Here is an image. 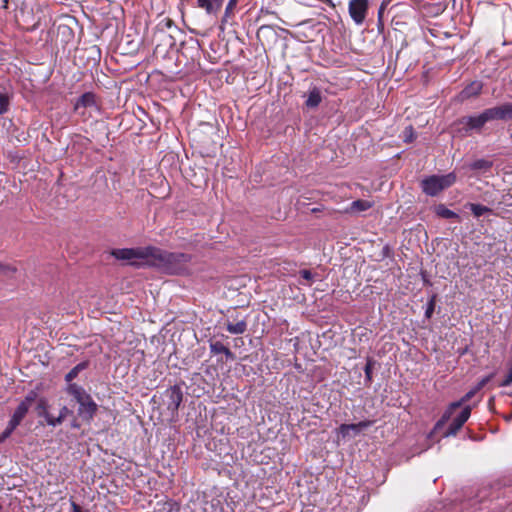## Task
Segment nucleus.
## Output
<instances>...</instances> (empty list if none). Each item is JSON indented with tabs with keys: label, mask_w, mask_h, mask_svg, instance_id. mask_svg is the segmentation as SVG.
Wrapping results in <instances>:
<instances>
[{
	"label": "nucleus",
	"mask_w": 512,
	"mask_h": 512,
	"mask_svg": "<svg viewBox=\"0 0 512 512\" xmlns=\"http://www.w3.org/2000/svg\"><path fill=\"white\" fill-rule=\"evenodd\" d=\"M167 396L169 398L168 408L176 411L183 400L181 388L177 385L170 387L167 390Z\"/></svg>",
	"instance_id": "13"
},
{
	"label": "nucleus",
	"mask_w": 512,
	"mask_h": 512,
	"mask_svg": "<svg viewBox=\"0 0 512 512\" xmlns=\"http://www.w3.org/2000/svg\"><path fill=\"white\" fill-rule=\"evenodd\" d=\"M12 433L5 429L1 434H0V443L4 442Z\"/></svg>",
	"instance_id": "35"
},
{
	"label": "nucleus",
	"mask_w": 512,
	"mask_h": 512,
	"mask_svg": "<svg viewBox=\"0 0 512 512\" xmlns=\"http://www.w3.org/2000/svg\"><path fill=\"white\" fill-rule=\"evenodd\" d=\"M482 83L480 81H474L465 87L461 92V99H468L480 94L482 90Z\"/></svg>",
	"instance_id": "15"
},
{
	"label": "nucleus",
	"mask_w": 512,
	"mask_h": 512,
	"mask_svg": "<svg viewBox=\"0 0 512 512\" xmlns=\"http://www.w3.org/2000/svg\"><path fill=\"white\" fill-rule=\"evenodd\" d=\"M210 349L214 354H225L227 358H233L231 351L219 341L211 343Z\"/></svg>",
	"instance_id": "19"
},
{
	"label": "nucleus",
	"mask_w": 512,
	"mask_h": 512,
	"mask_svg": "<svg viewBox=\"0 0 512 512\" xmlns=\"http://www.w3.org/2000/svg\"><path fill=\"white\" fill-rule=\"evenodd\" d=\"M74 111L83 118L92 117L100 111L96 95L92 92H86L76 101Z\"/></svg>",
	"instance_id": "4"
},
{
	"label": "nucleus",
	"mask_w": 512,
	"mask_h": 512,
	"mask_svg": "<svg viewBox=\"0 0 512 512\" xmlns=\"http://www.w3.org/2000/svg\"><path fill=\"white\" fill-rule=\"evenodd\" d=\"M403 137L405 142H411L415 138L413 128L411 126L405 128L403 132Z\"/></svg>",
	"instance_id": "27"
},
{
	"label": "nucleus",
	"mask_w": 512,
	"mask_h": 512,
	"mask_svg": "<svg viewBox=\"0 0 512 512\" xmlns=\"http://www.w3.org/2000/svg\"><path fill=\"white\" fill-rule=\"evenodd\" d=\"M19 424L17 422H14V420L10 419L8 426L6 427L7 430H9L11 433L16 429V427Z\"/></svg>",
	"instance_id": "34"
},
{
	"label": "nucleus",
	"mask_w": 512,
	"mask_h": 512,
	"mask_svg": "<svg viewBox=\"0 0 512 512\" xmlns=\"http://www.w3.org/2000/svg\"><path fill=\"white\" fill-rule=\"evenodd\" d=\"M511 383H512V363H511V366L509 368L506 378L500 383V386H502V387L509 386Z\"/></svg>",
	"instance_id": "29"
},
{
	"label": "nucleus",
	"mask_w": 512,
	"mask_h": 512,
	"mask_svg": "<svg viewBox=\"0 0 512 512\" xmlns=\"http://www.w3.org/2000/svg\"><path fill=\"white\" fill-rule=\"evenodd\" d=\"M373 424L370 420L360 421L356 424H342L337 429L338 439H351L361 433L364 429L370 427Z\"/></svg>",
	"instance_id": "6"
},
{
	"label": "nucleus",
	"mask_w": 512,
	"mask_h": 512,
	"mask_svg": "<svg viewBox=\"0 0 512 512\" xmlns=\"http://www.w3.org/2000/svg\"><path fill=\"white\" fill-rule=\"evenodd\" d=\"M372 369H373V361L371 359H368V361H367V363L365 365V368H364L366 379L368 381L371 380Z\"/></svg>",
	"instance_id": "28"
},
{
	"label": "nucleus",
	"mask_w": 512,
	"mask_h": 512,
	"mask_svg": "<svg viewBox=\"0 0 512 512\" xmlns=\"http://www.w3.org/2000/svg\"><path fill=\"white\" fill-rule=\"evenodd\" d=\"M486 123L487 120L483 112L476 116L463 117L458 121V124L461 126L460 129L464 130L466 133L473 130H480Z\"/></svg>",
	"instance_id": "8"
},
{
	"label": "nucleus",
	"mask_w": 512,
	"mask_h": 512,
	"mask_svg": "<svg viewBox=\"0 0 512 512\" xmlns=\"http://www.w3.org/2000/svg\"><path fill=\"white\" fill-rule=\"evenodd\" d=\"M71 413V411L66 407L63 406L60 410L59 415L57 416L60 419V422L62 423L63 420Z\"/></svg>",
	"instance_id": "30"
},
{
	"label": "nucleus",
	"mask_w": 512,
	"mask_h": 512,
	"mask_svg": "<svg viewBox=\"0 0 512 512\" xmlns=\"http://www.w3.org/2000/svg\"><path fill=\"white\" fill-rule=\"evenodd\" d=\"M321 100L322 97L320 91L317 88H313L308 94L306 105L309 108H315L321 103Z\"/></svg>",
	"instance_id": "17"
},
{
	"label": "nucleus",
	"mask_w": 512,
	"mask_h": 512,
	"mask_svg": "<svg viewBox=\"0 0 512 512\" xmlns=\"http://www.w3.org/2000/svg\"><path fill=\"white\" fill-rule=\"evenodd\" d=\"M225 0H196L197 7L204 10L208 15L216 16Z\"/></svg>",
	"instance_id": "11"
},
{
	"label": "nucleus",
	"mask_w": 512,
	"mask_h": 512,
	"mask_svg": "<svg viewBox=\"0 0 512 512\" xmlns=\"http://www.w3.org/2000/svg\"><path fill=\"white\" fill-rule=\"evenodd\" d=\"M435 300H436V296L433 295L431 297V299L429 300L428 302V305H427V308H426V311H425V316L427 318H430L434 312V307H435Z\"/></svg>",
	"instance_id": "25"
},
{
	"label": "nucleus",
	"mask_w": 512,
	"mask_h": 512,
	"mask_svg": "<svg viewBox=\"0 0 512 512\" xmlns=\"http://www.w3.org/2000/svg\"><path fill=\"white\" fill-rule=\"evenodd\" d=\"M436 214L439 217L445 218V219H451V218H458L459 216L452 210L448 209L443 204H440L435 209Z\"/></svg>",
	"instance_id": "21"
},
{
	"label": "nucleus",
	"mask_w": 512,
	"mask_h": 512,
	"mask_svg": "<svg viewBox=\"0 0 512 512\" xmlns=\"http://www.w3.org/2000/svg\"><path fill=\"white\" fill-rule=\"evenodd\" d=\"M388 2H389L388 0H384V1L382 2V4L380 5V8H379V10H378V20H379V21H381V19H382V17H383V14H384V11H385V9H386V7H387Z\"/></svg>",
	"instance_id": "32"
},
{
	"label": "nucleus",
	"mask_w": 512,
	"mask_h": 512,
	"mask_svg": "<svg viewBox=\"0 0 512 512\" xmlns=\"http://www.w3.org/2000/svg\"><path fill=\"white\" fill-rule=\"evenodd\" d=\"M44 417H45L46 422H47L48 425H51V426L55 427V426L61 424L60 419L58 417H54V416H52L48 412L44 413Z\"/></svg>",
	"instance_id": "26"
},
{
	"label": "nucleus",
	"mask_w": 512,
	"mask_h": 512,
	"mask_svg": "<svg viewBox=\"0 0 512 512\" xmlns=\"http://www.w3.org/2000/svg\"><path fill=\"white\" fill-rule=\"evenodd\" d=\"M71 506H72V512H82V509L81 507L76 504L75 502H71Z\"/></svg>",
	"instance_id": "38"
},
{
	"label": "nucleus",
	"mask_w": 512,
	"mask_h": 512,
	"mask_svg": "<svg viewBox=\"0 0 512 512\" xmlns=\"http://www.w3.org/2000/svg\"><path fill=\"white\" fill-rule=\"evenodd\" d=\"M8 271L14 272L15 269L0 263V274L1 273H6Z\"/></svg>",
	"instance_id": "37"
},
{
	"label": "nucleus",
	"mask_w": 512,
	"mask_h": 512,
	"mask_svg": "<svg viewBox=\"0 0 512 512\" xmlns=\"http://www.w3.org/2000/svg\"><path fill=\"white\" fill-rule=\"evenodd\" d=\"M226 329L231 334H243L247 330V322L240 320L236 323H227Z\"/></svg>",
	"instance_id": "18"
},
{
	"label": "nucleus",
	"mask_w": 512,
	"mask_h": 512,
	"mask_svg": "<svg viewBox=\"0 0 512 512\" xmlns=\"http://www.w3.org/2000/svg\"><path fill=\"white\" fill-rule=\"evenodd\" d=\"M511 139H512V133H511Z\"/></svg>",
	"instance_id": "40"
},
{
	"label": "nucleus",
	"mask_w": 512,
	"mask_h": 512,
	"mask_svg": "<svg viewBox=\"0 0 512 512\" xmlns=\"http://www.w3.org/2000/svg\"><path fill=\"white\" fill-rule=\"evenodd\" d=\"M35 398H36V394L34 392L29 393L25 397V399L17 406L11 419L14 420V422H17L18 424H20L21 421L26 416V414H27L31 404L34 402Z\"/></svg>",
	"instance_id": "10"
},
{
	"label": "nucleus",
	"mask_w": 512,
	"mask_h": 512,
	"mask_svg": "<svg viewBox=\"0 0 512 512\" xmlns=\"http://www.w3.org/2000/svg\"><path fill=\"white\" fill-rule=\"evenodd\" d=\"M239 1L240 0H229L228 1L225 11H224V16L222 18V24L226 23L229 18L234 16V11H235Z\"/></svg>",
	"instance_id": "20"
},
{
	"label": "nucleus",
	"mask_w": 512,
	"mask_h": 512,
	"mask_svg": "<svg viewBox=\"0 0 512 512\" xmlns=\"http://www.w3.org/2000/svg\"><path fill=\"white\" fill-rule=\"evenodd\" d=\"M471 415V407L465 406L457 417H455L450 424L448 430L444 434L445 437L456 435L461 429L464 423L469 419Z\"/></svg>",
	"instance_id": "9"
},
{
	"label": "nucleus",
	"mask_w": 512,
	"mask_h": 512,
	"mask_svg": "<svg viewBox=\"0 0 512 512\" xmlns=\"http://www.w3.org/2000/svg\"><path fill=\"white\" fill-rule=\"evenodd\" d=\"M483 114H484L487 122L493 121V120L507 121L506 103L486 109L485 111H483Z\"/></svg>",
	"instance_id": "12"
},
{
	"label": "nucleus",
	"mask_w": 512,
	"mask_h": 512,
	"mask_svg": "<svg viewBox=\"0 0 512 512\" xmlns=\"http://www.w3.org/2000/svg\"><path fill=\"white\" fill-rule=\"evenodd\" d=\"M456 181L454 173L433 175L422 181V189L429 196H436L442 190L452 186Z\"/></svg>",
	"instance_id": "3"
},
{
	"label": "nucleus",
	"mask_w": 512,
	"mask_h": 512,
	"mask_svg": "<svg viewBox=\"0 0 512 512\" xmlns=\"http://www.w3.org/2000/svg\"><path fill=\"white\" fill-rule=\"evenodd\" d=\"M512 418V415H508L507 420H510Z\"/></svg>",
	"instance_id": "39"
},
{
	"label": "nucleus",
	"mask_w": 512,
	"mask_h": 512,
	"mask_svg": "<svg viewBox=\"0 0 512 512\" xmlns=\"http://www.w3.org/2000/svg\"><path fill=\"white\" fill-rule=\"evenodd\" d=\"M111 255L135 267H155L168 274L182 273L190 256L185 253H172L156 247L114 249Z\"/></svg>",
	"instance_id": "1"
},
{
	"label": "nucleus",
	"mask_w": 512,
	"mask_h": 512,
	"mask_svg": "<svg viewBox=\"0 0 512 512\" xmlns=\"http://www.w3.org/2000/svg\"><path fill=\"white\" fill-rule=\"evenodd\" d=\"M469 208L475 217L483 216L484 214L491 211L490 208H488L487 206L474 203H471L469 205Z\"/></svg>",
	"instance_id": "22"
},
{
	"label": "nucleus",
	"mask_w": 512,
	"mask_h": 512,
	"mask_svg": "<svg viewBox=\"0 0 512 512\" xmlns=\"http://www.w3.org/2000/svg\"><path fill=\"white\" fill-rule=\"evenodd\" d=\"M10 106V97L7 93H0V114L8 111Z\"/></svg>",
	"instance_id": "24"
},
{
	"label": "nucleus",
	"mask_w": 512,
	"mask_h": 512,
	"mask_svg": "<svg viewBox=\"0 0 512 512\" xmlns=\"http://www.w3.org/2000/svg\"><path fill=\"white\" fill-rule=\"evenodd\" d=\"M300 275L307 282H310L313 279V275L309 270L300 271Z\"/></svg>",
	"instance_id": "33"
},
{
	"label": "nucleus",
	"mask_w": 512,
	"mask_h": 512,
	"mask_svg": "<svg viewBox=\"0 0 512 512\" xmlns=\"http://www.w3.org/2000/svg\"><path fill=\"white\" fill-rule=\"evenodd\" d=\"M349 14L357 25H361L367 14L368 0H350Z\"/></svg>",
	"instance_id": "7"
},
{
	"label": "nucleus",
	"mask_w": 512,
	"mask_h": 512,
	"mask_svg": "<svg viewBox=\"0 0 512 512\" xmlns=\"http://www.w3.org/2000/svg\"><path fill=\"white\" fill-rule=\"evenodd\" d=\"M477 391L478 390H476V387H475L474 389H472L468 393H466L459 401L451 403L449 405V407L446 409V411L443 413L442 417L435 424L434 429L431 432L430 436L434 432L441 429L446 424V422L451 418L454 411L456 409H458L459 407H461L463 404H465L467 401H469L477 393Z\"/></svg>",
	"instance_id": "5"
},
{
	"label": "nucleus",
	"mask_w": 512,
	"mask_h": 512,
	"mask_svg": "<svg viewBox=\"0 0 512 512\" xmlns=\"http://www.w3.org/2000/svg\"><path fill=\"white\" fill-rule=\"evenodd\" d=\"M493 162L487 159H478L472 162L469 167L476 171L477 175H488L491 172Z\"/></svg>",
	"instance_id": "14"
},
{
	"label": "nucleus",
	"mask_w": 512,
	"mask_h": 512,
	"mask_svg": "<svg viewBox=\"0 0 512 512\" xmlns=\"http://www.w3.org/2000/svg\"><path fill=\"white\" fill-rule=\"evenodd\" d=\"M507 120H512V103H506Z\"/></svg>",
	"instance_id": "36"
},
{
	"label": "nucleus",
	"mask_w": 512,
	"mask_h": 512,
	"mask_svg": "<svg viewBox=\"0 0 512 512\" xmlns=\"http://www.w3.org/2000/svg\"><path fill=\"white\" fill-rule=\"evenodd\" d=\"M86 368V363H79L73 369H71L66 375V381L71 382L74 378L77 377L80 371Z\"/></svg>",
	"instance_id": "23"
},
{
	"label": "nucleus",
	"mask_w": 512,
	"mask_h": 512,
	"mask_svg": "<svg viewBox=\"0 0 512 512\" xmlns=\"http://www.w3.org/2000/svg\"><path fill=\"white\" fill-rule=\"evenodd\" d=\"M492 377L493 375H489L481 379L476 386V390L482 389L492 379Z\"/></svg>",
	"instance_id": "31"
},
{
	"label": "nucleus",
	"mask_w": 512,
	"mask_h": 512,
	"mask_svg": "<svg viewBox=\"0 0 512 512\" xmlns=\"http://www.w3.org/2000/svg\"><path fill=\"white\" fill-rule=\"evenodd\" d=\"M67 392L79 404L78 416L83 421L90 422L98 408L92 397L84 390V388L77 384H69Z\"/></svg>",
	"instance_id": "2"
},
{
	"label": "nucleus",
	"mask_w": 512,
	"mask_h": 512,
	"mask_svg": "<svg viewBox=\"0 0 512 512\" xmlns=\"http://www.w3.org/2000/svg\"><path fill=\"white\" fill-rule=\"evenodd\" d=\"M372 207V203L367 200H355L351 203L350 207L346 209L347 213H358L366 211Z\"/></svg>",
	"instance_id": "16"
}]
</instances>
